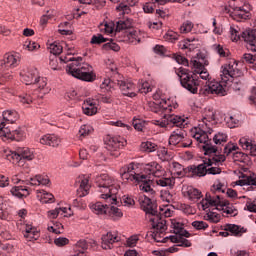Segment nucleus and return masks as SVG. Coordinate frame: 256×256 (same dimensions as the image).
I'll list each match as a JSON object with an SVG mask.
<instances>
[{"mask_svg": "<svg viewBox=\"0 0 256 256\" xmlns=\"http://www.w3.org/2000/svg\"><path fill=\"white\" fill-rule=\"evenodd\" d=\"M49 49L53 55H61L63 53V46L57 42L50 44Z\"/></svg>", "mask_w": 256, "mask_h": 256, "instance_id": "46", "label": "nucleus"}, {"mask_svg": "<svg viewBox=\"0 0 256 256\" xmlns=\"http://www.w3.org/2000/svg\"><path fill=\"white\" fill-rule=\"evenodd\" d=\"M236 185H240V187L246 186L247 191H253L256 187V174L252 173L250 175L242 174L241 179L236 181Z\"/></svg>", "mask_w": 256, "mask_h": 256, "instance_id": "26", "label": "nucleus"}, {"mask_svg": "<svg viewBox=\"0 0 256 256\" xmlns=\"http://www.w3.org/2000/svg\"><path fill=\"white\" fill-rule=\"evenodd\" d=\"M40 47L41 46L35 41H26L24 43V49H28V51H37Z\"/></svg>", "mask_w": 256, "mask_h": 256, "instance_id": "56", "label": "nucleus"}, {"mask_svg": "<svg viewBox=\"0 0 256 256\" xmlns=\"http://www.w3.org/2000/svg\"><path fill=\"white\" fill-rule=\"evenodd\" d=\"M40 194L42 203H53V199H55V196H53V194L45 190L40 191Z\"/></svg>", "mask_w": 256, "mask_h": 256, "instance_id": "45", "label": "nucleus"}, {"mask_svg": "<svg viewBox=\"0 0 256 256\" xmlns=\"http://www.w3.org/2000/svg\"><path fill=\"white\" fill-rule=\"evenodd\" d=\"M132 125L136 131H143V129H145L146 123L141 119H134Z\"/></svg>", "mask_w": 256, "mask_h": 256, "instance_id": "60", "label": "nucleus"}, {"mask_svg": "<svg viewBox=\"0 0 256 256\" xmlns=\"http://www.w3.org/2000/svg\"><path fill=\"white\" fill-rule=\"evenodd\" d=\"M209 65V61L192 59L190 61V67L194 69L195 75L201 81L200 93L202 95H220L224 97L227 95L226 87H229L236 77H241V70L237 68L235 60L229 64H224L220 68V80L219 82L209 78V71L205 66ZM202 79V80H201Z\"/></svg>", "mask_w": 256, "mask_h": 256, "instance_id": "1", "label": "nucleus"}, {"mask_svg": "<svg viewBox=\"0 0 256 256\" xmlns=\"http://www.w3.org/2000/svg\"><path fill=\"white\" fill-rule=\"evenodd\" d=\"M209 207H217V209H221L223 213L232 217H235L238 213L237 208L228 200L223 199L221 195L206 194L205 199L198 204V209H202V211H207Z\"/></svg>", "mask_w": 256, "mask_h": 256, "instance_id": "11", "label": "nucleus"}, {"mask_svg": "<svg viewBox=\"0 0 256 256\" xmlns=\"http://www.w3.org/2000/svg\"><path fill=\"white\" fill-rule=\"evenodd\" d=\"M172 177H178L181 179V177H185L187 173H189V167L185 168L183 165H181L179 162H172L170 165Z\"/></svg>", "mask_w": 256, "mask_h": 256, "instance_id": "29", "label": "nucleus"}, {"mask_svg": "<svg viewBox=\"0 0 256 256\" xmlns=\"http://www.w3.org/2000/svg\"><path fill=\"white\" fill-rule=\"evenodd\" d=\"M138 202L142 211H145L146 215L150 216V219H155V217H159V211H157V202L151 200L145 194L140 193L138 195Z\"/></svg>", "mask_w": 256, "mask_h": 256, "instance_id": "17", "label": "nucleus"}, {"mask_svg": "<svg viewBox=\"0 0 256 256\" xmlns=\"http://www.w3.org/2000/svg\"><path fill=\"white\" fill-rule=\"evenodd\" d=\"M121 203L124 207H133L135 205V199H133V196L124 195L121 199Z\"/></svg>", "mask_w": 256, "mask_h": 256, "instance_id": "50", "label": "nucleus"}, {"mask_svg": "<svg viewBox=\"0 0 256 256\" xmlns=\"http://www.w3.org/2000/svg\"><path fill=\"white\" fill-rule=\"evenodd\" d=\"M198 145L209 158L202 164L189 166L188 175L190 177H205L207 175V167L223 165L225 163V155L219 154V147L213 145V143H198Z\"/></svg>", "mask_w": 256, "mask_h": 256, "instance_id": "5", "label": "nucleus"}, {"mask_svg": "<svg viewBox=\"0 0 256 256\" xmlns=\"http://www.w3.org/2000/svg\"><path fill=\"white\" fill-rule=\"evenodd\" d=\"M82 110L84 115H88V117H93V115H97V100L88 98L82 104Z\"/></svg>", "mask_w": 256, "mask_h": 256, "instance_id": "27", "label": "nucleus"}, {"mask_svg": "<svg viewBox=\"0 0 256 256\" xmlns=\"http://www.w3.org/2000/svg\"><path fill=\"white\" fill-rule=\"evenodd\" d=\"M24 237L28 239V241H33V239L37 241V239H39V231L37 230V228H34V230H32L31 232L24 234Z\"/></svg>", "mask_w": 256, "mask_h": 256, "instance_id": "59", "label": "nucleus"}, {"mask_svg": "<svg viewBox=\"0 0 256 256\" xmlns=\"http://www.w3.org/2000/svg\"><path fill=\"white\" fill-rule=\"evenodd\" d=\"M221 167H223V165H211L207 167V175H219V173H221Z\"/></svg>", "mask_w": 256, "mask_h": 256, "instance_id": "54", "label": "nucleus"}, {"mask_svg": "<svg viewBox=\"0 0 256 256\" xmlns=\"http://www.w3.org/2000/svg\"><path fill=\"white\" fill-rule=\"evenodd\" d=\"M229 233L234 235V237H241L243 233H247V229L236 224H226L224 231L220 232L219 235L221 237H229Z\"/></svg>", "mask_w": 256, "mask_h": 256, "instance_id": "21", "label": "nucleus"}, {"mask_svg": "<svg viewBox=\"0 0 256 256\" xmlns=\"http://www.w3.org/2000/svg\"><path fill=\"white\" fill-rule=\"evenodd\" d=\"M64 213H67V208H56L54 210L49 211L48 216L50 219H57L59 215H64Z\"/></svg>", "mask_w": 256, "mask_h": 256, "instance_id": "44", "label": "nucleus"}, {"mask_svg": "<svg viewBox=\"0 0 256 256\" xmlns=\"http://www.w3.org/2000/svg\"><path fill=\"white\" fill-rule=\"evenodd\" d=\"M127 145V140L123 136H112L108 137V140L106 141V149L108 151H115L116 153H111L114 157H119V149H123Z\"/></svg>", "mask_w": 256, "mask_h": 256, "instance_id": "18", "label": "nucleus"}, {"mask_svg": "<svg viewBox=\"0 0 256 256\" xmlns=\"http://www.w3.org/2000/svg\"><path fill=\"white\" fill-rule=\"evenodd\" d=\"M116 9L120 11L122 15H129V13H131V6H128L125 2H121Z\"/></svg>", "mask_w": 256, "mask_h": 256, "instance_id": "53", "label": "nucleus"}, {"mask_svg": "<svg viewBox=\"0 0 256 256\" xmlns=\"http://www.w3.org/2000/svg\"><path fill=\"white\" fill-rule=\"evenodd\" d=\"M141 149L142 151H145L146 153H153L154 151H157L158 146L157 144L151 142V141H146L141 143Z\"/></svg>", "mask_w": 256, "mask_h": 256, "instance_id": "41", "label": "nucleus"}, {"mask_svg": "<svg viewBox=\"0 0 256 256\" xmlns=\"http://www.w3.org/2000/svg\"><path fill=\"white\" fill-rule=\"evenodd\" d=\"M83 58L78 57L74 62L70 63L66 67L68 75H72L76 79L81 81H95V74H93V67L87 63H81Z\"/></svg>", "mask_w": 256, "mask_h": 256, "instance_id": "12", "label": "nucleus"}, {"mask_svg": "<svg viewBox=\"0 0 256 256\" xmlns=\"http://www.w3.org/2000/svg\"><path fill=\"white\" fill-rule=\"evenodd\" d=\"M7 159L19 167H23L25 161H33L35 159V151L28 147H19L7 154Z\"/></svg>", "mask_w": 256, "mask_h": 256, "instance_id": "14", "label": "nucleus"}, {"mask_svg": "<svg viewBox=\"0 0 256 256\" xmlns=\"http://www.w3.org/2000/svg\"><path fill=\"white\" fill-rule=\"evenodd\" d=\"M121 241V237L117 235V232H108L107 234L102 236V249H113L114 243H119Z\"/></svg>", "mask_w": 256, "mask_h": 256, "instance_id": "24", "label": "nucleus"}, {"mask_svg": "<svg viewBox=\"0 0 256 256\" xmlns=\"http://www.w3.org/2000/svg\"><path fill=\"white\" fill-rule=\"evenodd\" d=\"M90 209L96 215H106V217H110L114 221L116 219H121L123 217V212L116 206H111L109 204H103L102 202H96L90 206Z\"/></svg>", "mask_w": 256, "mask_h": 256, "instance_id": "15", "label": "nucleus"}, {"mask_svg": "<svg viewBox=\"0 0 256 256\" xmlns=\"http://www.w3.org/2000/svg\"><path fill=\"white\" fill-rule=\"evenodd\" d=\"M227 187L225 184H222L221 182L214 184L211 188V193H208L209 195H221L219 193H225V190Z\"/></svg>", "mask_w": 256, "mask_h": 256, "instance_id": "42", "label": "nucleus"}, {"mask_svg": "<svg viewBox=\"0 0 256 256\" xmlns=\"http://www.w3.org/2000/svg\"><path fill=\"white\" fill-rule=\"evenodd\" d=\"M173 59L176 61V63H178L179 65H185L187 67H189V65L191 66V64H189V60H187V58L179 55V54H174L173 55Z\"/></svg>", "mask_w": 256, "mask_h": 256, "instance_id": "55", "label": "nucleus"}, {"mask_svg": "<svg viewBox=\"0 0 256 256\" xmlns=\"http://www.w3.org/2000/svg\"><path fill=\"white\" fill-rule=\"evenodd\" d=\"M114 76L112 78H105L100 85L102 91L111 92L115 90V87H119L122 95L126 97H137V87L133 82L123 80V76L117 72V68H110Z\"/></svg>", "mask_w": 256, "mask_h": 256, "instance_id": "6", "label": "nucleus"}, {"mask_svg": "<svg viewBox=\"0 0 256 256\" xmlns=\"http://www.w3.org/2000/svg\"><path fill=\"white\" fill-rule=\"evenodd\" d=\"M174 233L176 235H179V236H170V237H168V239H170L171 243H180L181 237H187V238L191 237V234H189V232H187L186 230L181 228L179 226V223L174 225Z\"/></svg>", "mask_w": 256, "mask_h": 256, "instance_id": "31", "label": "nucleus"}, {"mask_svg": "<svg viewBox=\"0 0 256 256\" xmlns=\"http://www.w3.org/2000/svg\"><path fill=\"white\" fill-rule=\"evenodd\" d=\"M160 197L162 201H166V203H175V194L169 190H162Z\"/></svg>", "mask_w": 256, "mask_h": 256, "instance_id": "40", "label": "nucleus"}, {"mask_svg": "<svg viewBox=\"0 0 256 256\" xmlns=\"http://www.w3.org/2000/svg\"><path fill=\"white\" fill-rule=\"evenodd\" d=\"M183 195L184 197H187L189 201H199V199L203 197V194L201 193V191H199V189L194 188L192 186H188L186 190L183 191Z\"/></svg>", "mask_w": 256, "mask_h": 256, "instance_id": "30", "label": "nucleus"}, {"mask_svg": "<svg viewBox=\"0 0 256 256\" xmlns=\"http://www.w3.org/2000/svg\"><path fill=\"white\" fill-rule=\"evenodd\" d=\"M9 215H11V207L5 199L0 198V219H9Z\"/></svg>", "mask_w": 256, "mask_h": 256, "instance_id": "35", "label": "nucleus"}, {"mask_svg": "<svg viewBox=\"0 0 256 256\" xmlns=\"http://www.w3.org/2000/svg\"><path fill=\"white\" fill-rule=\"evenodd\" d=\"M133 24L131 19L124 18L116 22V31H114V37L119 43L129 41L137 45L141 43V33L137 30H131Z\"/></svg>", "mask_w": 256, "mask_h": 256, "instance_id": "10", "label": "nucleus"}, {"mask_svg": "<svg viewBox=\"0 0 256 256\" xmlns=\"http://www.w3.org/2000/svg\"><path fill=\"white\" fill-rule=\"evenodd\" d=\"M95 183L100 198L105 199L110 205H117V193H119L117 180L108 174H100L96 176Z\"/></svg>", "mask_w": 256, "mask_h": 256, "instance_id": "7", "label": "nucleus"}, {"mask_svg": "<svg viewBox=\"0 0 256 256\" xmlns=\"http://www.w3.org/2000/svg\"><path fill=\"white\" fill-rule=\"evenodd\" d=\"M180 49H188L189 51H194L199 47V40L195 37L187 38L181 42H179Z\"/></svg>", "mask_w": 256, "mask_h": 256, "instance_id": "32", "label": "nucleus"}, {"mask_svg": "<svg viewBox=\"0 0 256 256\" xmlns=\"http://www.w3.org/2000/svg\"><path fill=\"white\" fill-rule=\"evenodd\" d=\"M137 89V93H151V91H153V86H151V84H149V82L141 80L138 83V87H136Z\"/></svg>", "mask_w": 256, "mask_h": 256, "instance_id": "38", "label": "nucleus"}, {"mask_svg": "<svg viewBox=\"0 0 256 256\" xmlns=\"http://www.w3.org/2000/svg\"><path fill=\"white\" fill-rule=\"evenodd\" d=\"M106 42H107V39H105V37H103V35L101 34L93 35L90 41L92 45H101V43H106Z\"/></svg>", "mask_w": 256, "mask_h": 256, "instance_id": "51", "label": "nucleus"}, {"mask_svg": "<svg viewBox=\"0 0 256 256\" xmlns=\"http://www.w3.org/2000/svg\"><path fill=\"white\" fill-rule=\"evenodd\" d=\"M224 154H221L219 151V155H224L225 161L227 160V157L231 156L234 161H243V158L245 157V154L241 151H239V147L233 143H228L224 147Z\"/></svg>", "mask_w": 256, "mask_h": 256, "instance_id": "19", "label": "nucleus"}, {"mask_svg": "<svg viewBox=\"0 0 256 256\" xmlns=\"http://www.w3.org/2000/svg\"><path fill=\"white\" fill-rule=\"evenodd\" d=\"M249 5H244L241 7L233 8V11H230V17L234 19V21H247L249 19Z\"/></svg>", "mask_w": 256, "mask_h": 256, "instance_id": "20", "label": "nucleus"}, {"mask_svg": "<svg viewBox=\"0 0 256 256\" xmlns=\"http://www.w3.org/2000/svg\"><path fill=\"white\" fill-rule=\"evenodd\" d=\"M242 39H244L248 51L256 53V29L244 31L242 33Z\"/></svg>", "mask_w": 256, "mask_h": 256, "instance_id": "22", "label": "nucleus"}, {"mask_svg": "<svg viewBox=\"0 0 256 256\" xmlns=\"http://www.w3.org/2000/svg\"><path fill=\"white\" fill-rule=\"evenodd\" d=\"M104 49H110L111 51H119L121 49V47L118 46L117 43H115V41L110 40L109 42H107L106 44L103 45Z\"/></svg>", "mask_w": 256, "mask_h": 256, "instance_id": "62", "label": "nucleus"}, {"mask_svg": "<svg viewBox=\"0 0 256 256\" xmlns=\"http://www.w3.org/2000/svg\"><path fill=\"white\" fill-rule=\"evenodd\" d=\"M156 184L160 187H169L170 189H173L175 186V177H169V178H158L156 179Z\"/></svg>", "mask_w": 256, "mask_h": 256, "instance_id": "37", "label": "nucleus"}, {"mask_svg": "<svg viewBox=\"0 0 256 256\" xmlns=\"http://www.w3.org/2000/svg\"><path fill=\"white\" fill-rule=\"evenodd\" d=\"M48 231H50V233H55L56 235H61V233H63V224L56 223L53 226H49Z\"/></svg>", "mask_w": 256, "mask_h": 256, "instance_id": "52", "label": "nucleus"}, {"mask_svg": "<svg viewBox=\"0 0 256 256\" xmlns=\"http://www.w3.org/2000/svg\"><path fill=\"white\" fill-rule=\"evenodd\" d=\"M2 117H0V137L11 141H23L25 139V130L23 128L11 131L5 124V121L6 123H15L19 119V113L15 110H6L3 112Z\"/></svg>", "mask_w": 256, "mask_h": 256, "instance_id": "8", "label": "nucleus"}, {"mask_svg": "<svg viewBox=\"0 0 256 256\" xmlns=\"http://www.w3.org/2000/svg\"><path fill=\"white\" fill-rule=\"evenodd\" d=\"M165 41H169V43H175L179 39V35L177 32L170 30L164 35Z\"/></svg>", "mask_w": 256, "mask_h": 256, "instance_id": "48", "label": "nucleus"}, {"mask_svg": "<svg viewBox=\"0 0 256 256\" xmlns=\"http://www.w3.org/2000/svg\"><path fill=\"white\" fill-rule=\"evenodd\" d=\"M76 185H79V188L77 189L78 197L81 198L89 195V189H91V186L89 185V178L87 176H79L76 179Z\"/></svg>", "mask_w": 256, "mask_h": 256, "instance_id": "23", "label": "nucleus"}, {"mask_svg": "<svg viewBox=\"0 0 256 256\" xmlns=\"http://www.w3.org/2000/svg\"><path fill=\"white\" fill-rule=\"evenodd\" d=\"M54 245L56 247H65V245H69V240L66 237H58L54 239Z\"/></svg>", "mask_w": 256, "mask_h": 256, "instance_id": "63", "label": "nucleus"}, {"mask_svg": "<svg viewBox=\"0 0 256 256\" xmlns=\"http://www.w3.org/2000/svg\"><path fill=\"white\" fill-rule=\"evenodd\" d=\"M122 179L139 183L140 191L154 195L155 191L151 187V180L153 177H163L165 170L157 162H150L144 167L139 163L132 162L120 169Z\"/></svg>", "mask_w": 256, "mask_h": 256, "instance_id": "2", "label": "nucleus"}, {"mask_svg": "<svg viewBox=\"0 0 256 256\" xmlns=\"http://www.w3.org/2000/svg\"><path fill=\"white\" fill-rule=\"evenodd\" d=\"M192 30H193V22L191 21L184 22L180 27L181 33H191Z\"/></svg>", "mask_w": 256, "mask_h": 256, "instance_id": "58", "label": "nucleus"}, {"mask_svg": "<svg viewBox=\"0 0 256 256\" xmlns=\"http://www.w3.org/2000/svg\"><path fill=\"white\" fill-rule=\"evenodd\" d=\"M40 143L49 147H59L61 138L56 134H46L40 138Z\"/></svg>", "mask_w": 256, "mask_h": 256, "instance_id": "28", "label": "nucleus"}, {"mask_svg": "<svg viewBox=\"0 0 256 256\" xmlns=\"http://www.w3.org/2000/svg\"><path fill=\"white\" fill-rule=\"evenodd\" d=\"M21 77L25 85H37L38 90L23 93L16 97V101L23 107H29L38 99H43V95H47L51 89L47 87V78L39 76L37 68H29L27 71L21 72Z\"/></svg>", "mask_w": 256, "mask_h": 256, "instance_id": "4", "label": "nucleus"}, {"mask_svg": "<svg viewBox=\"0 0 256 256\" xmlns=\"http://www.w3.org/2000/svg\"><path fill=\"white\" fill-rule=\"evenodd\" d=\"M206 219L211 223H219L221 220V215H219L217 212L209 211L206 214Z\"/></svg>", "mask_w": 256, "mask_h": 256, "instance_id": "47", "label": "nucleus"}, {"mask_svg": "<svg viewBox=\"0 0 256 256\" xmlns=\"http://www.w3.org/2000/svg\"><path fill=\"white\" fill-rule=\"evenodd\" d=\"M239 145L245 151H250V155H252V157H256V144H252L249 138H240Z\"/></svg>", "mask_w": 256, "mask_h": 256, "instance_id": "34", "label": "nucleus"}, {"mask_svg": "<svg viewBox=\"0 0 256 256\" xmlns=\"http://www.w3.org/2000/svg\"><path fill=\"white\" fill-rule=\"evenodd\" d=\"M242 63H248L250 65H254L255 61H256V55L253 54H244L242 56Z\"/></svg>", "mask_w": 256, "mask_h": 256, "instance_id": "57", "label": "nucleus"}, {"mask_svg": "<svg viewBox=\"0 0 256 256\" xmlns=\"http://www.w3.org/2000/svg\"><path fill=\"white\" fill-rule=\"evenodd\" d=\"M40 175H36L34 178H30L29 180H25V185H31L32 187H37V185H41Z\"/></svg>", "mask_w": 256, "mask_h": 256, "instance_id": "64", "label": "nucleus"}, {"mask_svg": "<svg viewBox=\"0 0 256 256\" xmlns=\"http://www.w3.org/2000/svg\"><path fill=\"white\" fill-rule=\"evenodd\" d=\"M174 71L179 77L181 86L190 93H193V95L197 94L199 87H201L199 76H197L194 71L183 67L174 68Z\"/></svg>", "mask_w": 256, "mask_h": 256, "instance_id": "13", "label": "nucleus"}, {"mask_svg": "<svg viewBox=\"0 0 256 256\" xmlns=\"http://www.w3.org/2000/svg\"><path fill=\"white\" fill-rule=\"evenodd\" d=\"M212 121H215V110L206 108L202 114V120L199 121L198 128L195 129L192 135L197 143H213L209 139V135L213 133V129H211Z\"/></svg>", "mask_w": 256, "mask_h": 256, "instance_id": "9", "label": "nucleus"}, {"mask_svg": "<svg viewBox=\"0 0 256 256\" xmlns=\"http://www.w3.org/2000/svg\"><path fill=\"white\" fill-rule=\"evenodd\" d=\"M228 136L223 133V132H218L214 137H213V142L215 145H223V143H227Z\"/></svg>", "mask_w": 256, "mask_h": 256, "instance_id": "43", "label": "nucleus"}, {"mask_svg": "<svg viewBox=\"0 0 256 256\" xmlns=\"http://www.w3.org/2000/svg\"><path fill=\"white\" fill-rule=\"evenodd\" d=\"M19 55L18 54H11L7 53L4 55L3 63L5 67H17L19 65Z\"/></svg>", "mask_w": 256, "mask_h": 256, "instance_id": "33", "label": "nucleus"}, {"mask_svg": "<svg viewBox=\"0 0 256 256\" xmlns=\"http://www.w3.org/2000/svg\"><path fill=\"white\" fill-rule=\"evenodd\" d=\"M153 99L154 102H148V110L162 117L160 120H155L154 124L159 125V127H180L181 129L189 123L185 117L170 114L179 105H171V100L159 99V94H154Z\"/></svg>", "mask_w": 256, "mask_h": 256, "instance_id": "3", "label": "nucleus"}, {"mask_svg": "<svg viewBox=\"0 0 256 256\" xmlns=\"http://www.w3.org/2000/svg\"><path fill=\"white\" fill-rule=\"evenodd\" d=\"M185 137H187V132L184 129H176L169 137V145L181 147V143L185 141Z\"/></svg>", "mask_w": 256, "mask_h": 256, "instance_id": "25", "label": "nucleus"}, {"mask_svg": "<svg viewBox=\"0 0 256 256\" xmlns=\"http://www.w3.org/2000/svg\"><path fill=\"white\" fill-rule=\"evenodd\" d=\"M192 227H194V229H197L198 231H205V229L209 227V224L203 221H194L192 222Z\"/></svg>", "mask_w": 256, "mask_h": 256, "instance_id": "61", "label": "nucleus"}, {"mask_svg": "<svg viewBox=\"0 0 256 256\" xmlns=\"http://www.w3.org/2000/svg\"><path fill=\"white\" fill-rule=\"evenodd\" d=\"M150 221L154 229V231L151 232V237L154 241H156V243H167L169 237L163 238L165 231H167V221L161 216L150 218Z\"/></svg>", "mask_w": 256, "mask_h": 256, "instance_id": "16", "label": "nucleus"}, {"mask_svg": "<svg viewBox=\"0 0 256 256\" xmlns=\"http://www.w3.org/2000/svg\"><path fill=\"white\" fill-rule=\"evenodd\" d=\"M79 133L81 137H87L93 133V126L84 124L80 127Z\"/></svg>", "mask_w": 256, "mask_h": 256, "instance_id": "49", "label": "nucleus"}, {"mask_svg": "<svg viewBox=\"0 0 256 256\" xmlns=\"http://www.w3.org/2000/svg\"><path fill=\"white\" fill-rule=\"evenodd\" d=\"M158 157L161 161H171V159H173V152L163 147L158 150Z\"/></svg>", "mask_w": 256, "mask_h": 256, "instance_id": "39", "label": "nucleus"}, {"mask_svg": "<svg viewBox=\"0 0 256 256\" xmlns=\"http://www.w3.org/2000/svg\"><path fill=\"white\" fill-rule=\"evenodd\" d=\"M12 195L18 197V199H23V197H28L29 188L27 186H15L11 189Z\"/></svg>", "mask_w": 256, "mask_h": 256, "instance_id": "36", "label": "nucleus"}]
</instances>
